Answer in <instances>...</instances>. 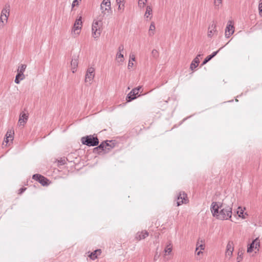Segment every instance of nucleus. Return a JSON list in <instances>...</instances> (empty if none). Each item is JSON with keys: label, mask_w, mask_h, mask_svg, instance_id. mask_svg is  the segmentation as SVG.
Here are the masks:
<instances>
[{"label": "nucleus", "mask_w": 262, "mask_h": 262, "mask_svg": "<svg viewBox=\"0 0 262 262\" xmlns=\"http://www.w3.org/2000/svg\"><path fill=\"white\" fill-rule=\"evenodd\" d=\"M234 250L233 243L229 241L226 246V256H229L230 257L232 255L233 251Z\"/></svg>", "instance_id": "9d476101"}, {"label": "nucleus", "mask_w": 262, "mask_h": 262, "mask_svg": "<svg viewBox=\"0 0 262 262\" xmlns=\"http://www.w3.org/2000/svg\"><path fill=\"white\" fill-rule=\"evenodd\" d=\"M32 179L38 182L43 186H48L50 183L48 179L40 174H34L32 176Z\"/></svg>", "instance_id": "20e7f679"}, {"label": "nucleus", "mask_w": 262, "mask_h": 262, "mask_svg": "<svg viewBox=\"0 0 262 262\" xmlns=\"http://www.w3.org/2000/svg\"><path fill=\"white\" fill-rule=\"evenodd\" d=\"M78 5V2H77V0H74L73 2L72 5V8H73L75 5Z\"/></svg>", "instance_id": "79ce46f5"}, {"label": "nucleus", "mask_w": 262, "mask_h": 262, "mask_svg": "<svg viewBox=\"0 0 262 262\" xmlns=\"http://www.w3.org/2000/svg\"><path fill=\"white\" fill-rule=\"evenodd\" d=\"M94 72L95 69L94 68L90 67L88 69L85 76V82L91 81L94 79L95 76Z\"/></svg>", "instance_id": "0eeeda50"}, {"label": "nucleus", "mask_w": 262, "mask_h": 262, "mask_svg": "<svg viewBox=\"0 0 262 262\" xmlns=\"http://www.w3.org/2000/svg\"><path fill=\"white\" fill-rule=\"evenodd\" d=\"M102 151H104V148H103V144H101V143L98 146L93 149V152L94 154H100Z\"/></svg>", "instance_id": "b1692460"}, {"label": "nucleus", "mask_w": 262, "mask_h": 262, "mask_svg": "<svg viewBox=\"0 0 262 262\" xmlns=\"http://www.w3.org/2000/svg\"><path fill=\"white\" fill-rule=\"evenodd\" d=\"M255 248L256 249L257 247H259L260 246V243L259 242V240L257 241L256 242H255Z\"/></svg>", "instance_id": "37998d69"}, {"label": "nucleus", "mask_w": 262, "mask_h": 262, "mask_svg": "<svg viewBox=\"0 0 262 262\" xmlns=\"http://www.w3.org/2000/svg\"><path fill=\"white\" fill-rule=\"evenodd\" d=\"M201 54H199L197 55L196 57H195L193 61H192L191 63L190 66V69L191 70H193L194 69H195L198 66L199 63H200V59L199 58V57L201 56Z\"/></svg>", "instance_id": "a211bd4d"}, {"label": "nucleus", "mask_w": 262, "mask_h": 262, "mask_svg": "<svg viewBox=\"0 0 262 262\" xmlns=\"http://www.w3.org/2000/svg\"><path fill=\"white\" fill-rule=\"evenodd\" d=\"M243 212L244 211L242 209H241L239 212V213L238 214V216L243 219H245V216L243 214Z\"/></svg>", "instance_id": "4c0bfd02"}, {"label": "nucleus", "mask_w": 262, "mask_h": 262, "mask_svg": "<svg viewBox=\"0 0 262 262\" xmlns=\"http://www.w3.org/2000/svg\"><path fill=\"white\" fill-rule=\"evenodd\" d=\"M141 89V86H138V88L133 89L127 95L126 97V100L127 102H130L132 100L135 99L138 95L140 90Z\"/></svg>", "instance_id": "39448f33"}, {"label": "nucleus", "mask_w": 262, "mask_h": 262, "mask_svg": "<svg viewBox=\"0 0 262 262\" xmlns=\"http://www.w3.org/2000/svg\"><path fill=\"white\" fill-rule=\"evenodd\" d=\"M216 24L214 23L209 26L208 31V36L209 37H212V36L216 32Z\"/></svg>", "instance_id": "f3484780"}, {"label": "nucleus", "mask_w": 262, "mask_h": 262, "mask_svg": "<svg viewBox=\"0 0 262 262\" xmlns=\"http://www.w3.org/2000/svg\"><path fill=\"white\" fill-rule=\"evenodd\" d=\"M187 194L184 192H180L177 196V206H179L183 204H186L188 202Z\"/></svg>", "instance_id": "423d86ee"}, {"label": "nucleus", "mask_w": 262, "mask_h": 262, "mask_svg": "<svg viewBox=\"0 0 262 262\" xmlns=\"http://www.w3.org/2000/svg\"><path fill=\"white\" fill-rule=\"evenodd\" d=\"M25 78V76L24 74L19 73L17 72V75H16L15 79L14 80L15 83L16 84H19L20 83V80H23Z\"/></svg>", "instance_id": "5701e85b"}, {"label": "nucleus", "mask_w": 262, "mask_h": 262, "mask_svg": "<svg viewBox=\"0 0 262 262\" xmlns=\"http://www.w3.org/2000/svg\"><path fill=\"white\" fill-rule=\"evenodd\" d=\"M71 66H72V72L74 73L76 71V69L78 67V61L77 58H73L71 63Z\"/></svg>", "instance_id": "4be33fe9"}, {"label": "nucleus", "mask_w": 262, "mask_h": 262, "mask_svg": "<svg viewBox=\"0 0 262 262\" xmlns=\"http://www.w3.org/2000/svg\"><path fill=\"white\" fill-rule=\"evenodd\" d=\"M155 25L154 22H152L150 25L149 29V35L152 36L154 34L153 31L155 30Z\"/></svg>", "instance_id": "bb28decb"}, {"label": "nucleus", "mask_w": 262, "mask_h": 262, "mask_svg": "<svg viewBox=\"0 0 262 262\" xmlns=\"http://www.w3.org/2000/svg\"><path fill=\"white\" fill-rule=\"evenodd\" d=\"M149 235V233L146 231L144 230L141 232H139L137 233L136 238L138 240H141L145 238Z\"/></svg>", "instance_id": "6ab92c4d"}, {"label": "nucleus", "mask_w": 262, "mask_h": 262, "mask_svg": "<svg viewBox=\"0 0 262 262\" xmlns=\"http://www.w3.org/2000/svg\"><path fill=\"white\" fill-rule=\"evenodd\" d=\"M124 0H116V3L117 5H119L123 2Z\"/></svg>", "instance_id": "c03bdc74"}, {"label": "nucleus", "mask_w": 262, "mask_h": 262, "mask_svg": "<svg viewBox=\"0 0 262 262\" xmlns=\"http://www.w3.org/2000/svg\"><path fill=\"white\" fill-rule=\"evenodd\" d=\"M134 65V63L130 61V60H129L128 64V68L129 69L130 68H132Z\"/></svg>", "instance_id": "a19ab883"}, {"label": "nucleus", "mask_w": 262, "mask_h": 262, "mask_svg": "<svg viewBox=\"0 0 262 262\" xmlns=\"http://www.w3.org/2000/svg\"><path fill=\"white\" fill-rule=\"evenodd\" d=\"M27 189V188L26 187H22L21 188H20L18 190V194H22Z\"/></svg>", "instance_id": "e433bc0d"}, {"label": "nucleus", "mask_w": 262, "mask_h": 262, "mask_svg": "<svg viewBox=\"0 0 262 262\" xmlns=\"http://www.w3.org/2000/svg\"><path fill=\"white\" fill-rule=\"evenodd\" d=\"M81 142L82 144L89 147L97 146L99 143V139L95 134L82 137L81 138Z\"/></svg>", "instance_id": "f03ea898"}, {"label": "nucleus", "mask_w": 262, "mask_h": 262, "mask_svg": "<svg viewBox=\"0 0 262 262\" xmlns=\"http://www.w3.org/2000/svg\"><path fill=\"white\" fill-rule=\"evenodd\" d=\"M130 61L132 60L133 61L135 60V57L134 55H133L132 57L130 56Z\"/></svg>", "instance_id": "49530a36"}, {"label": "nucleus", "mask_w": 262, "mask_h": 262, "mask_svg": "<svg viewBox=\"0 0 262 262\" xmlns=\"http://www.w3.org/2000/svg\"><path fill=\"white\" fill-rule=\"evenodd\" d=\"M58 164H59L61 165H63L66 163L65 159H62L58 160Z\"/></svg>", "instance_id": "c9c22d12"}, {"label": "nucleus", "mask_w": 262, "mask_h": 262, "mask_svg": "<svg viewBox=\"0 0 262 262\" xmlns=\"http://www.w3.org/2000/svg\"><path fill=\"white\" fill-rule=\"evenodd\" d=\"M27 66L26 64H21L17 69V72L21 74H24Z\"/></svg>", "instance_id": "c85d7f7f"}, {"label": "nucleus", "mask_w": 262, "mask_h": 262, "mask_svg": "<svg viewBox=\"0 0 262 262\" xmlns=\"http://www.w3.org/2000/svg\"><path fill=\"white\" fill-rule=\"evenodd\" d=\"M101 253V249H97L95 250L94 251L91 252L90 254L89 255V257L92 260H95L96 259L98 256L100 255Z\"/></svg>", "instance_id": "412c9836"}, {"label": "nucleus", "mask_w": 262, "mask_h": 262, "mask_svg": "<svg viewBox=\"0 0 262 262\" xmlns=\"http://www.w3.org/2000/svg\"><path fill=\"white\" fill-rule=\"evenodd\" d=\"M152 13V8L150 6H147L146 7V12L145 13V16L147 18L148 17V15L151 14Z\"/></svg>", "instance_id": "7c9ffc66"}, {"label": "nucleus", "mask_w": 262, "mask_h": 262, "mask_svg": "<svg viewBox=\"0 0 262 262\" xmlns=\"http://www.w3.org/2000/svg\"><path fill=\"white\" fill-rule=\"evenodd\" d=\"M124 50V46L123 45H120L118 48V52L116 54V58L118 60V62H123L124 56L121 53Z\"/></svg>", "instance_id": "f8f14e48"}, {"label": "nucleus", "mask_w": 262, "mask_h": 262, "mask_svg": "<svg viewBox=\"0 0 262 262\" xmlns=\"http://www.w3.org/2000/svg\"><path fill=\"white\" fill-rule=\"evenodd\" d=\"M108 140H105L101 142V144H103V148H104V151L105 153L108 152L111 149L113 148V146H111L108 143Z\"/></svg>", "instance_id": "aec40b11"}, {"label": "nucleus", "mask_w": 262, "mask_h": 262, "mask_svg": "<svg viewBox=\"0 0 262 262\" xmlns=\"http://www.w3.org/2000/svg\"><path fill=\"white\" fill-rule=\"evenodd\" d=\"M147 0H139L138 2V5L140 7H143L145 5V3H146Z\"/></svg>", "instance_id": "72a5a7b5"}, {"label": "nucleus", "mask_w": 262, "mask_h": 262, "mask_svg": "<svg viewBox=\"0 0 262 262\" xmlns=\"http://www.w3.org/2000/svg\"><path fill=\"white\" fill-rule=\"evenodd\" d=\"M111 2L110 0H103L101 4L100 9L102 12L105 14V11H108L111 10Z\"/></svg>", "instance_id": "6e6552de"}, {"label": "nucleus", "mask_w": 262, "mask_h": 262, "mask_svg": "<svg viewBox=\"0 0 262 262\" xmlns=\"http://www.w3.org/2000/svg\"><path fill=\"white\" fill-rule=\"evenodd\" d=\"M108 142L109 144L111 145V146H113V148L115 147L116 144H117L115 140H108Z\"/></svg>", "instance_id": "f704fd0d"}, {"label": "nucleus", "mask_w": 262, "mask_h": 262, "mask_svg": "<svg viewBox=\"0 0 262 262\" xmlns=\"http://www.w3.org/2000/svg\"><path fill=\"white\" fill-rule=\"evenodd\" d=\"M243 250H239L237 253V261L241 262L243 259Z\"/></svg>", "instance_id": "cd10ccee"}, {"label": "nucleus", "mask_w": 262, "mask_h": 262, "mask_svg": "<svg viewBox=\"0 0 262 262\" xmlns=\"http://www.w3.org/2000/svg\"><path fill=\"white\" fill-rule=\"evenodd\" d=\"M172 250V246L171 244L169 243L164 249V252L165 254H170Z\"/></svg>", "instance_id": "a878e982"}, {"label": "nucleus", "mask_w": 262, "mask_h": 262, "mask_svg": "<svg viewBox=\"0 0 262 262\" xmlns=\"http://www.w3.org/2000/svg\"><path fill=\"white\" fill-rule=\"evenodd\" d=\"M28 119V115L25 113H21L20 114L18 123L20 125H24L27 122Z\"/></svg>", "instance_id": "dca6fc26"}, {"label": "nucleus", "mask_w": 262, "mask_h": 262, "mask_svg": "<svg viewBox=\"0 0 262 262\" xmlns=\"http://www.w3.org/2000/svg\"><path fill=\"white\" fill-rule=\"evenodd\" d=\"M234 32V26L231 24H228L225 29V36L226 38H229Z\"/></svg>", "instance_id": "ddd939ff"}, {"label": "nucleus", "mask_w": 262, "mask_h": 262, "mask_svg": "<svg viewBox=\"0 0 262 262\" xmlns=\"http://www.w3.org/2000/svg\"><path fill=\"white\" fill-rule=\"evenodd\" d=\"M5 19H4V16H3L2 15H1V16H0V21L1 22H3V21H4Z\"/></svg>", "instance_id": "a18cd8bd"}, {"label": "nucleus", "mask_w": 262, "mask_h": 262, "mask_svg": "<svg viewBox=\"0 0 262 262\" xmlns=\"http://www.w3.org/2000/svg\"><path fill=\"white\" fill-rule=\"evenodd\" d=\"M4 26V21H3V22H1L0 21V28H3Z\"/></svg>", "instance_id": "de8ad7c7"}, {"label": "nucleus", "mask_w": 262, "mask_h": 262, "mask_svg": "<svg viewBox=\"0 0 262 262\" xmlns=\"http://www.w3.org/2000/svg\"><path fill=\"white\" fill-rule=\"evenodd\" d=\"M10 11V5L6 4L1 12V15L4 16V19L6 23L7 22L8 18L9 16Z\"/></svg>", "instance_id": "1a4fd4ad"}, {"label": "nucleus", "mask_w": 262, "mask_h": 262, "mask_svg": "<svg viewBox=\"0 0 262 262\" xmlns=\"http://www.w3.org/2000/svg\"><path fill=\"white\" fill-rule=\"evenodd\" d=\"M101 24V21H94L92 24V34L95 38L99 37L100 35Z\"/></svg>", "instance_id": "7ed1b4c3"}, {"label": "nucleus", "mask_w": 262, "mask_h": 262, "mask_svg": "<svg viewBox=\"0 0 262 262\" xmlns=\"http://www.w3.org/2000/svg\"><path fill=\"white\" fill-rule=\"evenodd\" d=\"M124 4H120L119 5H118V10H124Z\"/></svg>", "instance_id": "58836bf2"}, {"label": "nucleus", "mask_w": 262, "mask_h": 262, "mask_svg": "<svg viewBox=\"0 0 262 262\" xmlns=\"http://www.w3.org/2000/svg\"><path fill=\"white\" fill-rule=\"evenodd\" d=\"M82 17L80 16L79 18L76 19L74 27L73 28V31L76 33V31L81 29L82 26ZM79 32H77L76 34H79Z\"/></svg>", "instance_id": "9b49d317"}, {"label": "nucleus", "mask_w": 262, "mask_h": 262, "mask_svg": "<svg viewBox=\"0 0 262 262\" xmlns=\"http://www.w3.org/2000/svg\"><path fill=\"white\" fill-rule=\"evenodd\" d=\"M258 241V238H256L250 245H248L247 248L248 253H250L253 251V248H254L255 242H256Z\"/></svg>", "instance_id": "393cba45"}, {"label": "nucleus", "mask_w": 262, "mask_h": 262, "mask_svg": "<svg viewBox=\"0 0 262 262\" xmlns=\"http://www.w3.org/2000/svg\"><path fill=\"white\" fill-rule=\"evenodd\" d=\"M199 248H200L201 250H203L204 249V248H205L204 244H201V245H200L199 246V242H198L197 243V244H196V249H195V251H197L199 249Z\"/></svg>", "instance_id": "473e14b6"}, {"label": "nucleus", "mask_w": 262, "mask_h": 262, "mask_svg": "<svg viewBox=\"0 0 262 262\" xmlns=\"http://www.w3.org/2000/svg\"><path fill=\"white\" fill-rule=\"evenodd\" d=\"M210 210L213 216L221 220H227L231 217L232 207L221 202H213Z\"/></svg>", "instance_id": "f257e3e1"}, {"label": "nucleus", "mask_w": 262, "mask_h": 262, "mask_svg": "<svg viewBox=\"0 0 262 262\" xmlns=\"http://www.w3.org/2000/svg\"><path fill=\"white\" fill-rule=\"evenodd\" d=\"M151 55L153 57L156 58L159 56V53L157 50L154 49L151 52Z\"/></svg>", "instance_id": "2f4dec72"}, {"label": "nucleus", "mask_w": 262, "mask_h": 262, "mask_svg": "<svg viewBox=\"0 0 262 262\" xmlns=\"http://www.w3.org/2000/svg\"><path fill=\"white\" fill-rule=\"evenodd\" d=\"M202 253V252L201 251H199V252H197L196 254L198 255H199Z\"/></svg>", "instance_id": "09e8293b"}, {"label": "nucleus", "mask_w": 262, "mask_h": 262, "mask_svg": "<svg viewBox=\"0 0 262 262\" xmlns=\"http://www.w3.org/2000/svg\"><path fill=\"white\" fill-rule=\"evenodd\" d=\"M222 3V0H214V5L215 8L219 9Z\"/></svg>", "instance_id": "c756f323"}, {"label": "nucleus", "mask_w": 262, "mask_h": 262, "mask_svg": "<svg viewBox=\"0 0 262 262\" xmlns=\"http://www.w3.org/2000/svg\"><path fill=\"white\" fill-rule=\"evenodd\" d=\"M223 47H221L217 51L213 52L211 54L207 56L202 63V66H203L206 64L208 62H209L212 58H213L216 54L219 53V52L223 48Z\"/></svg>", "instance_id": "2eb2a0df"}, {"label": "nucleus", "mask_w": 262, "mask_h": 262, "mask_svg": "<svg viewBox=\"0 0 262 262\" xmlns=\"http://www.w3.org/2000/svg\"><path fill=\"white\" fill-rule=\"evenodd\" d=\"M14 132L11 130H8L6 134V138H4V142L6 143V145L9 141H12L13 140Z\"/></svg>", "instance_id": "4468645a"}, {"label": "nucleus", "mask_w": 262, "mask_h": 262, "mask_svg": "<svg viewBox=\"0 0 262 262\" xmlns=\"http://www.w3.org/2000/svg\"><path fill=\"white\" fill-rule=\"evenodd\" d=\"M258 10L260 14H262V3L259 4Z\"/></svg>", "instance_id": "ea45409f"}]
</instances>
